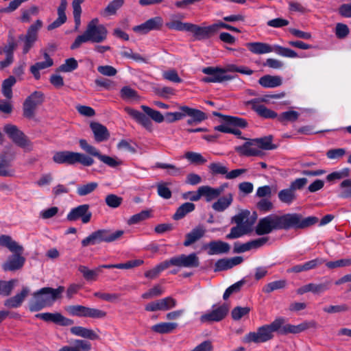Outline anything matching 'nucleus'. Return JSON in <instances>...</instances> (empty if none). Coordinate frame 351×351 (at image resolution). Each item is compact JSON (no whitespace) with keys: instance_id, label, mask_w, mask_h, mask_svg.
Returning <instances> with one entry per match:
<instances>
[{"instance_id":"f257e3e1","label":"nucleus","mask_w":351,"mask_h":351,"mask_svg":"<svg viewBox=\"0 0 351 351\" xmlns=\"http://www.w3.org/2000/svg\"><path fill=\"white\" fill-rule=\"evenodd\" d=\"M319 221L317 217H303L300 213H287L282 215H269L261 219L256 226L258 235L267 234L274 230L305 229Z\"/></svg>"},{"instance_id":"f03ea898","label":"nucleus","mask_w":351,"mask_h":351,"mask_svg":"<svg viewBox=\"0 0 351 351\" xmlns=\"http://www.w3.org/2000/svg\"><path fill=\"white\" fill-rule=\"evenodd\" d=\"M315 321L304 322L298 325L286 324L283 317L275 319L271 324L259 327L256 332H251L244 337L246 343H260L271 340L274 337V332H277L282 335L287 334H298L310 328H316Z\"/></svg>"},{"instance_id":"7ed1b4c3","label":"nucleus","mask_w":351,"mask_h":351,"mask_svg":"<svg viewBox=\"0 0 351 351\" xmlns=\"http://www.w3.org/2000/svg\"><path fill=\"white\" fill-rule=\"evenodd\" d=\"M64 291V287H58L57 289L44 287L33 293V299L29 302L31 311H38L45 306H49L61 297Z\"/></svg>"},{"instance_id":"20e7f679","label":"nucleus","mask_w":351,"mask_h":351,"mask_svg":"<svg viewBox=\"0 0 351 351\" xmlns=\"http://www.w3.org/2000/svg\"><path fill=\"white\" fill-rule=\"evenodd\" d=\"M18 47V40L14 36V30L9 31L5 43L0 46V55L5 54V60L0 61V70L11 65L14 62V51Z\"/></svg>"},{"instance_id":"39448f33","label":"nucleus","mask_w":351,"mask_h":351,"mask_svg":"<svg viewBox=\"0 0 351 351\" xmlns=\"http://www.w3.org/2000/svg\"><path fill=\"white\" fill-rule=\"evenodd\" d=\"M53 160L57 164L73 165L77 163L88 165V157L84 154L70 151H60L53 156Z\"/></svg>"},{"instance_id":"423d86ee","label":"nucleus","mask_w":351,"mask_h":351,"mask_svg":"<svg viewBox=\"0 0 351 351\" xmlns=\"http://www.w3.org/2000/svg\"><path fill=\"white\" fill-rule=\"evenodd\" d=\"M3 130L17 146L27 151L32 149V143L17 126L12 124H6L3 128Z\"/></svg>"},{"instance_id":"0eeeda50","label":"nucleus","mask_w":351,"mask_h":351,"mask_svg":"<svg viewBox=\"0 0 351 351\" xmlns=\"http://www.w3.org/2000/svg\"><path fill=\"white\" fill-rule=\"evenodd\" d=\"M44 99V94L40 91H35L28 96L23 106V116L29 119H33L37 106L43 103Z\"/></svg>"},{"instance_id":"6e6552de","label":"nucleus","mask_w":351,"mask_h":351,"mask_svg":"<svg viewBox=\"0 0 351 351\" xmlns=\"http://www.w3.org/2000/svg\"><path fill=\"white\" fill-rule=\"evenodd\" d=\"M124 231L118 230H99L89 235V244H95L102 241L110 243L117 241L122 237Z\"/></svg>"},{"instance_id":"1a4fd4ad","label":"nucleus","mask_w":351,"mask_h":351,"mask_svg":"<svg viewBox=\"0 0 351 351\" xmlns=\"http://www.w3.org/2000/svg\"><path fill=\"white\" fill-rule=\"evenodd\" d=\"M42 26L43 22L38 19L35 23L32 24L28 28L25 35L21 34L19 36V40H24L23 47V53L24 54L27 53L29 49L33 47L34 43L36 41L38 38V32Z\"/></svg>"},{"instance_id":"9d476101","label":"nucleus","mask_w":351,"mask_h":351,"mask_svg":"<svg viewBox=\"0 0 351 351\" xmlns=\"http://www.w3.org/2000/svg\"><path fill=\"white\" fill-rule=\"evenodd\" d=\"M169 267L176 266L180 267H197L199 265V258L195 253L189 255L181 254L180 256H173L167 260Z\"/></svg>"},{"instance_id":"9b49d317","label":"nucleus","mask_w":351,"mask_h":351,"mask_svg":"<svg viewBox=\"0 0 351 351\" xmlns=\"http://www.w3.org/2000/svg\"><path fill=\"white\" fill-rule=\"evenodd\" d=\"M202 72L209 75L202 80L207 83H220L233 78L232 76L226 74L223 69L219 67H206L202 69Z\"/></svg>"},{"instance_id":"f8f14e48","label":"nucleus","mask_w":351,"mask_h":351,"mask_svg":"<svg viewBox=\"0 0 351 351\" xmlns=\"http://www.w3.org/2000/svg\"><path fill=\"white\" fill-rule=\"evenodd\" d=\"M24 251L12 252L7 260L2 264V269L5 271H14L21 269L25 263V258L23 256Z\"/></svg>"},{"instance_id":"ddd939ff","label":"nucleus","mask_w":351,"mask_h":351,"mask_svg":"<svg viewBox=\"0 0 351 351\" xmlns=\"http://www.w3.org/2000/svg\"><path fill=\"white\" fill-rule=\"evenodd\" d=\"M188 32L193 34L195 40H202L212 37L217 32V26L216 23L206 27L190 23Z\"/></svg>"},{"instance_id":"4468645a","label":"nucleus","mask_w":351,"mask_h":351,"mask_svg":"<svg viewBox=\"0 0 351 351\" xmlns=\"http://www.w3.org/2000/svg\"><path fill=\"white\" fill-rule=\"evenodd\" d=\"M177 305V301L172 297H166L155 300L146 304L145 309L147 311L154 312L158 311H166L173 308Z\"/></svg>"},{"instance_id":"2eb2a0df","label":"nucleus","mask_w":351,"mask_h":351,"mask_svg":"<svg viewBox=\"0 0 351 351\" xmlns=\"http://www.w3.org/2000/svg\"><path fill=\"white\" fill-rule=\"evenodd\" d=\"M332 285L330 280H327L322 283H308L297 289L296 293L298 295H303L311 292L313 294H320L328 291Z\"/></svg>"},{"instance_id":"dca6fc26","label":"nucleus","mask_w":351,"mask_h":351,"mask_svg":"<svg viewBox=\"0 0 351 351\" xmlns=\"http://www.w3.org/2000/svg\"><path fill=\"white\" fill-rule=\"evenodd\" d=\"M229 308L226 304H223L217 308L213 306V309L200 317L202 322H219L223 319L228 312Z\"/></svg>"},{"instance_id":"f3484780","label":"nucleus","mask_w":351,"mask_h":351,"mask_svg":"<svg viewBox=\"0 0 351 351\" xmlns=\"http://www.w3.org/2000/svg\"><path fill=\"white\" fill-rule=\"evenodd\" d=\"M234 149L240 155L245 156H258L263 154L254 139H247L243 145L237 146Z\"/></svg>"},{"instance_id":"a211bd4d","label":"nucleus","mask_w":351,"mask_h":351,"mask_svg":"<svg viewBox=\"0 0 351 351\" xmlns=\"http://www.w3.org/2000/svg\"><path fill=\"white\" fill-rule=\"evenodd\" d=\"M162 25V18L156 16L147 20L140 25L134 27L133 30L141 34H145L152 30L159 29Z\"/></svg>"},{"instance_id":"6ab92c4d","label":"nucleus","mask_w":351,"mask_h":351,"mask_svg":"<svg viewBox=\"0 0 351 351\" xmlns=\"http://www.w3.org/2000/svg\"><path fill=\"white\" fill-rule=\"evenodd\" d=\"M37 318H40L45 322H50L62 326H71L73 324V321L68 319L59 313H43L36 315Z\"/></svg>"},{"instance_id":"aec40b11","label":"nucleus","mask_w":351,"mask_h":351,"mask_svg":"<svg viewBox=\"0 0 351 351\" xmlns=\"http://www.w3.org/2000/svg\"><path fill=\"white\" fill-rule=\"evenodd\" d=\"M208 255L226 254L230 251V247L228 243L222 241H212L204 246Z\"/></svg>"},{"instance_id":"412c9836","label":"nucleus","mask_w":351,"mask_h":351,"mask_svg":"<svg viewBox=\"0 0 351 351\" xmlns=\"http://www.w3.org/2000/svg\"><path fill=\"white\" fill-rule=\"evenodd\" d=\"M12 158L7 152L0 153V176L12 177L14 174V170L12 169Z\"/></svg>"},{"instance_id":"4be33fe9","label":"nucleus","mask_w":351,"mask_h":351,"mask_svg":"<svg viewBox=\"0 0 351 351\" xmlns=\"http://www.w3.org/2000/svg\"><path fill=\"white\" fill-rule=\"evenodd\" d=\"M30 289L27 287H23L20 293L4 301V306L10 308H16L21 306L26 297L29 295Z\"/></svg>"},{"instance_id":"5701e85b","label":"nucleus","mask_w":351,"mask_h":351,"mask_svg":"<svg viewBox=\"0 0 351 351\" xmlns=\"http://www.w3.org/2000/svg\"><path fill=\"white\" fill-rule=\"evenodd\" d=\"M227 186V184H223L217 188H213L209 186H202L199 187V192H200L202 197L206 198L207 202H210L220 196Z\"/></svg>"},{"instance_id":"b1692460","label":"nucleus","mask_w":351,"mask_h":351,"mask_svg":"<svg viewBox=\"0 0 351 351\" xmlns=\"http://www.w3.org/2000/svg\"><path fill=\"white\" fill-rule=\"evenodd\" d=\"M206 229L202 225H198L193 228L185 236V240L183 243L185 247L190 246L202 239L206 234Z\"/></svg>"},{"instance_id":"393cba45","label":"nucleus","mask_w":351,"mask_h":351,"mask_svg":"<svg viewBox=\"0 0 351 351\" xmlns=\"http://www.w3.org/2000/svg\"><path fill=\"white\" fill-rule=\"evenodd\" d=\"M66 219L69 221L82 219L84 223H88V205H80L73 208L67 215Z\"/></svg>"},{"instance_id":"a878e982","label":"nucleus","mask_w":351,"mask_h":351,"mask_svg":"<svg viewBox=\"0 0 351 351\" xmlns=\"http://www.w3.org/2000/svg\"><path fill=\"white\" fill-rule=\"evenodd\" d=\"M89 155L97 157L99 160L110 167H116L122 164V161L121 160H119L117 158H112L108 156L103 155L97 149L90 145Z\"/></svg>"},{"instance_id":"bb28decb","label":"nucleus","mask_w":351,"mask_h":351,"mask_svg":"<svg viewBox=\"0 0 351 351\" xmlns=\"http://www.w3.org/2000/svg\"><path fill=\"white\" fill-rule=\"evenodd\" d=\"M247 104L252 106V108L261 117L266 119H274L278 117L277 113L259 104L257 99L247 101Z\"/></svg>"},{"instance_id":"cd10ccee","label":"nucleus","mask_w":351,"mask_h":351,"mask_svg":"<svg viewBox=\"0 0 351 351\" xmlns=\"http://www.w3.org/2000/svg\"><path fill=\"white\" fill-rule=\"evenodd\" d=\"M90 127L96 142L100 143L108 139L110 134L106 126L97 122H92Z\"/></svg>"},{"instance_id":"c85d7f7f","label":"nucleus","mask_w":351,"mask_h":351,"mask_svg":"<svg viewBox=\"0 0 351 351\" xmlns=\"http://www.w3.org/2000/svg\"><path fill=\"white\" fill-rule=\"evenodd\" d=\"M179 109L184 112L185 117L189 116L192 118L195 123H201L208 118L206 113L195 108H192L186 106H179Z\"/></svg>"},{"instance_id":"c756f323","label":"nucleus","mask_w":351,"mask_h":351,"mask_svg":"<svg viewBox=\"0 0 351 351\" xmlns=\"http://www.w3.org/2000/svg\"><path fill=\"white\" fill-rule=\"evenodd\" d=\"M43 56L45 59V62H37L30 67V71L36 80H39L40 77V70L50 67L53 64V60L45 51H43Z\"/></svg>"},{"instance_id":"7c9ffc66","label":"nucleus","mask_w":351,"mask_h":351,"mask_svg":"<svg viewBox=\"0 0 351 351\" xmlns=\"http://www.w3.org/2000/svg\"><path fill=\"white\" fill-rule=\"evenodd\" d=\"M108 31L104 25L97 27H91L89 24V41L101 43L106 40Z\"/></svg>"},{"instance_id":"2f4dec72","label":"nucleus","mask_w":351,"mask_h":351,"mask_svg":"<svg viewBox=\"0 0 351 351\" xmlns=\"http://www.w3.org/2000/svg\"><path fill=\"white\" fill-rule=\"evenodd\" d=\"M245 46L250 52L254 54H265L273 51L272 47L265 43H247Z\"/></svg>"},{"instance_id":"473e14b6","label":"nucleus","mask_w":351,"mask_h":351,"mask_svg":"<svg viewBox=\"0 0 351 351\" xmlns=\"http://www.w3.org/2000/svg\"><path fill=\"white\" fill-rule=\"evenodd\" d=\"M190 23L182 22L177 15L173 14L165 23V26L171 30L188 32Z\"/></svg>"},{"instance_id":"72a5a7b5","label":"nucleus","mask_w":351,"mask_h":351,"mask_svg":"<svg viewBox=\"0 0 351 351\" xmlns=\"http://www.w3.org/2000/svg\"><path fill=\"white\" fill-rule=\"evenodd\" d=\"M252 230V225H237L230 229V233H228L226 238L227 239H234L241 237Z\"/></svg>"},{"instance_id":"f704fd0d","label":"nucleus","mask_w":351,"mask_h":351,"mask_svg":"<svg viewBox=\"0 0 351 351\" xmlns=\"http://www.w3.org/2000/svg\"><path fill=\"white\" fill-rule=\"evenodd\" d=\"M258 83L265 88H275L280 86L282 80L280 76L266 75L258 80Z\"/></svg>"},{"instance_id":"c9c22d12","label":"nucleus","mask_w":351,"mask_h":351,"mask_svg":"<svg viewBox=\"0 0 351 351\" xmlns=\"http://www.w3.org/2000/svg\"><path fill=\"white\" fill-rule=\"evenodd\" d=\"M232 202V194L228 193L225 196L219 198L217 202L213 203L212 205V208L217 212H223L231 205Z\"/></svg>"},{"instance_id":"e433bc0d","label":"nucleus","mask_w":351,"mask_h":351,"mask_svg":"<svg viewBox=\"0 0 351 351\" xmlns=\"http://www.w3.org/2000/svg\"><path fill=\"white\" fill-rule=\"evenodd\" d=\"M0 245L7 247L11 252L15 251H24V247L14 241L9 235L0 236Z\"/></svg>"},{"instance_id":"4c0bfd02","label":"nucleus","mask_w":351,"mask_h":351,"mask_svg":"<svg viewBox=\"0 0 351 351\" xmlns=\"http://www.w3.org/2000/svg\"><path fill=\"white\" fill-rule=\"evenodd\" d=\"M178 324L175 322H161L152 326L154 332L165 334L173 331L177 327Z\"/></svg>"},{"instance_id":"58836bf2","label":"nucleus","mask_w":351,"mask_h":351,"mask_svg":"<svg viewBox=\"0 0 351 351\" xmlns=\"http://www.w3.org/2000/svg\"><path fill=\"white\" fill-rule=\"evenodd\" d=\"M195 206L193 203L186 202L182 204L174 213L173 218L179 220L184 218L188 213L195 210Z\"/></svg>"},{"instance_id":"ea45409f","label":"nucleus","mask_w":351,"mask_h":351,"mask_svg":"<svg viewBox=\"0 0 351 351\" xmlns=\"http://www.w3.org/2000/svg\"><path fill=\"white\" fill-rule=\"evenodd\" d=\"M16 78L12 75L3 81L1 93L3 95L8 99H11L12 97V88L16 84Z\"/></svg>"},{"instance_id":"a19ab883","label":"nucleus","mask_w":351,"mask_h":351,"mask_svg":"<svg viewBox=\"0 0 351 351\" xmlns=\"http://www.w3.org/2000/svg\"><path fill=\"white\" fill-rule=\"evenodd\" d=\"M213 114L217 117H222V115L218 112H213ZM223 117L225 122L230 123L232 127L245 128L247 125V123L244 119L232 116H223Z\"/></svg>"},{"instance_id":"79ce46f5","label":"nucleus","mask_w":351,"mask_h":351,"mask_svg":"<svg viewBox=\"0 0 351 351\" xmlns=\"http://www.w3.org/2000/svg\"><path fill=\"white\" fill-rule=\"evenodd\" d=\"M259 149L271 150L276 148V146L272 144L273 137L271 135L262 138H254Z\"/></svg>"},{"instance_id":"37998d69","label":"nucleus","mask_w":351,"mask_h":351,"mask_svg":"<svg viewBox=\"0 0 351 351\" xmlns=\"http://www.w3.org/2000/svg\"><path fill=\"white\" fill-rule=\"evenodd\" d=\"M300 113L295 110L283 112L277 117L279 122L286 125L289 122H294L298 120Z\"/></svg>"},{"instance_id":"c03bdc74","label":"nucleus","mask_w":351,"mask_h":351,"mask_svg":"<svg viewBox=\"0 0 351 351\" xmlns=\"http://www.w3.org/2000/svg\"><path fill=\"white\" fill-rule=\"evenodd\" d=\"M250 214L249 210H243L231 218V223H236L237 225H252L248 220Z\"/></svg>"},{"instance_id":"a18cd8bd","label":"nucleus","mask_w":351,"mask_h":351,"mask_svg":"<svg viewBox=\"0 0 351 351\" xmlns=\"http://www.w3.org/2000/svg\"><path fill=\"white\" fill-rule=\"evenodd\" d=\"M169 267V263L167 260L160 263V264L157 265L153 269L147 271L145 273V276L150 278V279H154L156 278L159 274L164 271L165 269Z\"/></svg>"},{"instance_id":"49530a36","label":"nucleus","mask_w":351,"mask_h":351,"mask_svg":"<svg viewBox=\"0 0 351 351\" xmlns=\"http://www.w3.org/2000/svg\"><path fill=\"white\" fill-rule=\"evenodd\" d=\"M88 350V341L86 340H75L72 346H63L58 351H86Z\"/></svg>"},{"instance_id":"de8ad7c7","label":"nucleus","mask_w":351,"mask_h":351,"mask_svg":"<svg viewBox=\"0 0 351 351\" xmlns=\"http://www.w3.org/2000/svg\"><path fill=\"white\" fill-rule=\"evenodd\" d=\"M278 198L282 202L290 204L295 199V194L291 188L283 189L278 193Z\"/></svg>"},{"instance_id":"09e8293b","label":"nucleus","mask_w":351,"mask_h":351,"mask_svg":"<svg viewBox=\"0 0 351 351\" xmlns=\"http://www.w3.org/2000/svg\"><path fill=\"white\" fill-rule=\"evenodd\" d=\"M124 0H113L107 5L101 14L104 16H110L114 14L118 9L123 4Z\"/></svg>"},{"instance_id":"8fccbe9b","label":"nucleus","mask_w":351,"mask_h":351,"mask_svg":"<svg viewBox=\"0 0 351 351\" xmlns=\"http://www.w3.org/2000/svg\"><path fill=\"white\" fill-rule=\"evenodd\" d=\"M155 167L167 169V173L172 176H177L182 173L181 168L177 167L176 166L171 164L157 162L155 165Z\"/></svg>"},{"instance_id":"3c124183","label":"nucleus","mask_w":351,"mask_h":351,"mask_svg":"<svg viewBox=\"0 0 351 351\" xmlns=\"http://www.w3.org/2000/svg\"><path fill=\"white\" fill-rule=\"evenodd\" d=\"M141 108L146 114H147L154 121L161 123L165 120V117L159 111L155 110L146 106H142Z\"/></svg>"},{"instance_id":"603ef678","label":"nucleus","mask_w":351,"mask_h":351,"mask_svg":"<svg viewBox=\"0 0 351 351\" xmlns=\"http://www.w3.org/2000/svg\"><path fill=\"white\" fill-rule=\"evenodd\" d=\"M287 285L285 280L273 281L267 284L263 288V291L267 293H271L275 290L283 289Z\"/></svg>"},{"instance_id":"864d4df0","label":"nucleus","mask_w":351,"mask_h":351,"mask_svg":"<svg viewBox=\"0 0 351 351\" xmlns=\"http://www.w3.org/2000/svg\"><path fill=\"white\" fill-rule=\"evenodd\" d=\"M350 171L348 168H343L339 171H334L326 176V180L328 182H332L336 180H341L349 177Z\"/></svg>"},{"instance_id":"5fc2aeb1","label":"nucleus","mask_w":351,"mask_h":351,"mask_svg":"<svg viewBox=\"0 0 351 351\" xmlns=\"http://www.w3.org/2000/svg\"><path fill=\"white\" fill-rule=\"evenodd\" d=\"M326 266L329 269H335L337 267H346L351 266V257L346 258H341L335 261H325Z\"/></svg>"},{"instance_id":"6e6d98bb","label":"nucleus","mask_w":351,"mask_h":351,"mask_svg":"<svg viewBox=\"0 0 351 351\" xmlns=\"http://www.w3.org/2000/svg\"><path fill=\"white\" fill-rule=\"evenodd\" d=\"M169 184L170 183L164 182L157 184V191L159 196L166 199L171 197V191L169 188Z\"/></svg>"},{"instance_id":"4d7b16f0","label":"nucleus","mask_w":351,"mask_h":351,"mask_svg":"<svg viewBox=\"0 0 351 351\" xmlns=\"http://www.w3.org/2000/svg\"><path fill=\"white\" fill-rule=\"evenodd\" d=\"M15 282L14 280H0V295L3 296L10 295L14 289Z\"/></svg>"},{"instance_id":"13d9d810","label":"nucleus","mask_w":351,"mask_h":351,"mask_svg":"<svg viewBox=\"0 0 351 351\" xmlns=\"http://www.w3.org/2000/svg\"><path fill=\"white\" fill-rule=\"evenodd\" d=\"M341 190L339 196L343 198L351 197V179H346L339 184Z\"/></svg>"},{"instance_id":"bf43d9fd","label":"nucleus","mask_w":351,"mask_h":351,"mask_svg":"<svg viewBox=\"0 0 351 351\" xmlns=\"http://www.w3.org/2000/svg\"><path fill=\"white\" fill-rule=\"evenodd\" d=\"M121 97L126 100H137L138 96L137 92L129 86H124L121 88Z\"/></svg>"},{"instance_id":"052dcab7","label":"nucleus","mask_w":351,"mask_h":351,"mask_svg":"<svg viewBox=\"0 0 351 351\" xmlns=\"http://www.w3.org/2000/svg\"><path fill=\"white\" fill-rule=\"evenodd\" d=\"M184 157L193 164H204L206 160L201 154L193 152H188L185 154Z\"/></svg>"},{"instance_id":"680f3d73","label":"nucleus","mask_w":351,"mask_h":351,"mask_svg":"<svg viewBox=\"0 0 351 351\" xmlns=\"http://www.w3.org/2000/svg\"><path fill=\"white\" fill-rule=\"evenodd\" d=\"M77 67V62L73 58L66 60L65 63L60 65L58 69L60 72H71Z\"/></svg>"},{"instance_id":"e2e57ef3","label":"nucleus","mask_w":351,"mask_h":351,"mask_svg":"<svg viewBox=\"0 0 351 351\" xmlns=\"http://www.w3.org/2000/svg\"><path fill=\"white\" fill-rule=\"evenodd\" d=\"M209 170L212 174L226 175L228 173V168L220 162H213L208 166Z\"/></svg>"},{"instance_id":"0e129e2a","label":"nucleus","mask_w":351,"mask_h":351,"mask_svg":"<svg viewBox=\"0 0 351 351\" xmlns=\"http://www.w3.org/2000/svg\"><path fill=\"white\" fill-rule=\"evenodd\" d=\"M250 311V308L237 306L234 308L231 312L232 317L234 320H239L243 316L247 315Z\"/></svg>"},{"instance_id":"69168bd1","label":"nucleus","mask_w":351,"mask_h":351,"mask_svg":"<svg viewBox=\"0 0 351 351\" xmlns=\"http://www.w3.org/2000/svg\"><path fill=\"white\" fill-rule=\"evenodd\" d=\"M244 280H240L229 287L224 292L223 298L227 300L232 294L239 292L243 285H244Z\"/></svg>"},{"instance_id":"338daca9","label":"nucleus","mask_w":351,"mask_h":351,"mask_svg":"<svg viewBox=\"0 0 351 351\" xmlns=\"http://www.w3.org/2000/svg\"><path fill=\"white\" fill-rule=\"evenodd\" d=\"M275 48V51L280 56L291 58H295L298 57V53L291 49L283 47L278 45L276 46Z\"/></svg>"},{"instance_id":"774afa93","label":"nucleus","mask_w":351,"mask_h":351,"mask_svg":"<svg viewBox=\"0 0 351 351\" xmlns=\"http://www.w3.org/2000/svg\"><path fill=\"white\" fill-rule=\"evenodd\" d=\"M346 154V150L343 148L331 149L326 152V156L330 160H337L341 158Z\"/></svg>"}]
</instances>
